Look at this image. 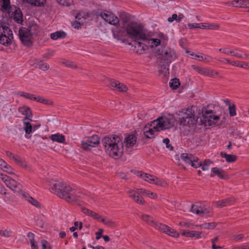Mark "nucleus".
Masks as SVG:
<instances>
[{"instance_id":"obj_1","label":"nucleus","mask_w":249,"mask_h":249,"mask_svg":"<svg viewBox=\"0 0 249 249\" xmlns=\"http://www.w3.org/2000/svg\"><path fill=\"white\" fill-rule=\"evenodd\" d=\"M106 153L114 159L120 158L123 153L124 148L121 138L117 135L106 136L102 140Z\"/></svg>"},{"instance_id":"obj_2","label":"nucleus","mask_w":249,"mask_h":249,"mask_svg":"<svg viewBox=\"0 0 249 249\" xmlns=\"http://www.w3.org/2000/svg\"><path fill=\"white\" fill-rule=\"evenodd\" d=\"M52 193L56 194L60 198L66 201H76L78 200V197L72 193L73 189L70 185L61 182H56L53 186L50 188Z\"/></svg>"},{"instance_id":"obj_3","label":"nucleus","mask_w":249,"mask_h":249,"mask_svg":"<svg viewBox=\"0 0 249 249\" xmlns=\"http://www.w3.org/2000/svg\"><path fill=\"white\" fill-rule=\"evenodd\" d=\"M153 128H148L145 127L143 129V133L146 138H154V132L169 129L173 126L171 119L166 117H160L153 122Z\"/></svg>"},{"instance_id":"obj_4","label":"nucleus","mask_w":249,"mask_h":249,"mask_svg":"<svg viewBox=\"0 0 249 249\" xmlns=\"http://www.w3.org/2000/svg\"><path fill=\"white\" fill-rule=\"evenodd\" d=\"M179 121L180 125L190 126L196 124L199 117H196L194 112L191 108L182 109L178 113Z\"/></svg>"},{"instance_id":"obj_5","label":"nucleus","mask_w":249,"mask_h":249,"mask_svg":"<svg viewBox=\"0 0 249 249\" xmlns=\"http://www.w3.org/2000/svg\"><path fill=\"white\" fill-rule=\"evenodd\" d=\"M155 53L157 55H161V60L167 64H170L177 57L175 51L170 48L162 46L161 48L155 49Z\"/></svg>"},{"instance_id":"obj_6","label":"nucleus","mask_w":249,"mask_h":249,"mask_svg":"<svg viewBox=\"0 0 249 249\" xmlns=\"http://www.w3.org/2000/svg\"><path fill=\"white\" fill-rule=\"evenodd\" d=\"M127 34L135 39L147 40L145 35L142 32V29L140 25L136 22H131L127 24L126 28Z\"/></svg>"},{"instance_id":"obj_7","label":"nucleus","mask_w":249,"mask_h":249,"mask_svg":"<svg viewBox=\"0 0 249 249\" xmlns=\"http://www.w3.org/2000/svg\"><path fill=\"white\" fill-rule=\"evenodd\" d=\"M13 38L12 31L6 25L0 26V44L5 46H9Z\"/></svg>"},{"instance_id":"obj_8","label":"nucleus","mask_w":249,"mask_h":249,"mask_svg":"<svg viewBox=\"0 0 249 249\" xmlns=\"http://www.w3.org/2000/svg\"><path fill=\"white\" fill-rule=\"evenodd\" d=\"M100 143V138L97 135H93L88 138L87 142L82 141V148L86 151H89L92 147H97Z\"/></svg>"},{"instance_id":"obj_9","label":"nucleus","mask_w":249,"mask_h":249,"mask_svg":"<svg viewBox=\"0 0 249 249\" xmlns=\"http://www.w3.org/2000/svg\"><path fill=\"white\" fill-rule=\"evenodd\" d=\"M18 36L22 43L30 47L32 45V36L28 30L24 27L20 28L18 31Z\"/></svg>"},{"instance_id":"obj_10","label":"nucleus","mask_w":249,"mask_h":249,"mask_svg":"<svg viewBox=\"0 0 249 249\" xmlns=\"http://www.w3.org/2000/svg\"><path fill=\"white\" fill-rule=\"evenodd\" d=\"M219 119V116H214L212 114H204L202 113V116L200 118V121L202 124H207L209 125H213L216 124L215 121L218 120Z\"/></svg>"},{"instance_id":"obj_11","label":"nucleus","mask_w":249,"mask_h":249,"mask_svg":"<svg viewBox=\"0 0 249 249\" xmlns=\"http://www.w3.org/2000/svg\"><path fill=\"white\" fill-rule=\"evenodd\" d=\"M100 16L107 22L111 25H116L119 22L118 18L112 13L105 11L101 12Z\"/></svg>"},{"instance_id":"obj_12","label":"nucleus","mask_w":249,"mask_h":249,"mask_svg":"<svg viewBox=\"0 0 249 249\" xmlns=\"http://www.w3.org/2000/svg\"><path fill=\"white\" fill-rule=\"evenodd\" d=\"M158 229L160 231L165 233L168 235L175 238L178 237L179 234L178 232H177V231L171 228L168 226L164 224H162L161 223H160V224H158Z\"/></svg>"},{"instance_id":"obj_13","label":"nucleus","mask_w":249,"mask_h":249,"mask_svg":"<svg viewBox=\"0 0 249 249\" xmlns=\"http://www.w3.org/2000/svg\"><path fill=\"white\" fill-rule=\"evenodd\" d=\"M76 20L72 23V26L75 29H79L85 22L86 17L84 13L79 12L75 16Z\"/></svg>"},{"instance_id":"obj_14","label":"nucleus","mask_w":249,"mask_h":249,"mask_svg":"<svg viewBox=\"0 0 249 249\" xmlns=\"http://www.w3.org/2000/svg\"><path fill=\"white\" fill-rule=\"evenodd\" d=\"M212 173L211 177H213L215 175H217L219 178L223 179H228L229 176L225 174L224 171L217 167L213 168L211 170Z\"/></svg>"},{"instance_id":"obj_15","label":"nucleus","mask_w":249,"mask_h":249,"mask_svg":"<svg viewBox=\"0 0 249 249\" xmlns=\"http://www.w3.org/2000/svg\"><path fill=\"white\" fill-rule=\"evenodd\" d=\"M5 185L12 190L18 192V190L22 188V185L15 180L10 178L6 183Z\"/></svg>"},{"instance_id":"obj_16","label":"nucleus","mask_w":249,"mask_h":249,"mask_svg":"<svg viewBox=\"0 0 249 249\" xmlns=\"http://www.w3.org/2000/svg\"><path fill=\"white\" fill-rule=\"evenodd\" d=\"M109 86L110 88L114 89H115L119 91H125L127 90V87L125 85L114 80H110Z\"/></svg>"},{"instance_id":"obj_17","label":"nucleus","mask_w":249,"mask_h":249,"mask_svg":"<svg viewBox=\"0 0 249 249\" xmlns=\"http://www.w3.org/2000/svg\"><path fill=\"white\" fill-rule=\"evenodd\" d=\"M18 110L19 112L21 113L23 115L25 116V117L24 119H26V120L30 121H32V112L28 107L23 106L20 107L18 108Z\"/></svg>"},{"instance_id":"obj_18","label":"nucleus","mask_w":249,"mask_h":249,"mask_svg":"<svg viewBox=\"0 0 249 249\" xmlns=\"http://www.w3.org/2000/svg\"><path fill=\"white\" fill-rule=\"evenodd\" d=\"M128 193L130 194V197L132 198L135 202L141 205L144 204V199L138 193H136V191L130 190Z\"/></svg>"},{"instance_id":"obj_19","label":"nucleus","mask_w":249,"mask_h":249,"mask_svg":"<svg viewBox=\"0 0 249 249\" xmlns=\"http://www.w3.org/2000/svg\"><path fill=\"white\" fill-rule=\"evenodd\" d=\"M235 201L234 197L227 198L214 202L217 207L222 208L233 204Z\"/></svg>"},{"instance_id":"obj_20","label":"nucleus","mask_w":249,"mask_h":249,"mask_svg":"<svg viewBox=\"0 0 249 249\" xmlns=\"http://www.w3.org/2000/svg\"><path fill=\"white\" fill-rule=\"evenodd\" d=\"M181 234L183 236L189 237H196L200 238L202 232L198 231H189L188 230H181Z\"/></svg>"},{"instance_id":"obj_21","label":"nucleus","mask_w":249,"mask_h":249,"mask_svg":"<svg viewBox=\"0 0 249 249\" xmlns=\"http://www.w3.org/2000/svg\"><path fill=\"white\" fill-rule=\"evenodd\" d=\"M11 17L13 18L14 21L19 24H22L23 22V15L20 10L18 8L12 14Z\"/></svg>"},{"instance_id":"obj_22","label":"nucleus","mask_w":249,"mask_h":249,"mask_svg":"<svg viewBox=\"0 0 249 249\" xmlns=\"http://www.w3.org/2000/svg\"><path fill=\"white\" fill-rule=\"evenodd\" d=\"M82 212L87 214V215L91 217L93 219L96 220H100L101 219V216H100L99 214L86 208L85 207H82L81 208Z\"/></svg>"},{"instance_id":"obj_23","label":"nucleus","mask_w":249,"mask_h":249,"mask_svg":"<svg viewBox=\"0 0 249 249\" xmlns=\"http://www.w3.org/2000/svg\"><path fill=\"white\" fill-rule=\"evenodd\" d=\"M137 175L138 177H140L145 181H146L150 183L154 182V176L147 173H145L142 171H138Z\"/></svg>"},{"instance_id":"obj_24","label":"nucleus","mask_w":249,"mask_h":249,"mask_svg":"<svg viewBox=\"0 0 249 249\" xmlns=\"http://www.w3.org/2000/svg\"><path fill=\"white\" fill-rule=\"evenodd\" d=\"M142 219L147 224L156 227L158 229V224H160V223H157L155 221L154 218L147 214H143L142 215Z\"/></svg>"},{"instance_id":"obj_25","label":"nucleus","mask_w":249,"mask_h":249,"mask_svg":"<svg viewBox=\"0 0 249 249\" xmlns=\"http://www.w3.org/2000/svg\"><path fill=\"white\" fill-rule=\"evenodd\" d=\"M34 61L31 65L35 66L36 68L44 71L49 69V65L47 63H43L42 60L35 59Z\"/></svg>"},{"instance_id":"obj_26","label":"nucleus","mask_w":249,"mask_h":249,"mask_svg":"<svg viewBox=\"0 0 249 249\" xmlns=\"http://www.w3.org/2000/svg\"><path fill=\"white\" fill-rule=\"evenodd\" d=\"M137 141V138L133 134H131L126 137L125 139L124 142L125 143L127 148H130L133 146Z\"/></svg>"},{"instance_id":"obj_27","label":"nucleus","mask_w":249,"mask_h":249,"mask_svg":"<svg viewBox=\"0 0 249 249\" xmlns=\"http://www.w3.org/2000/svg\"><path fill=\"white\" fill-rule=\"evenodd\" d=\"M231 5L235 7L244 8L248 7L249 5V0H233L231 2Z\"/></svg>"},{"instance_id":"obj_28","label":"nucleus","mask_w":249,"mask_h":249,"mask_svg":"<svg viewBox=\"0 0 249 249\" xmlns=\"http://www.w3.org/2000/svg\"><path fill=\"white\" fill-rule=\"evenodd\" d=\"M49 138L53 142H56L59 143H64L65 141V136L59 133L52 134Z\"/></svg>"},{"instance_id":"obj_29","label":"nucleus","mask_w":249,"mask_h":249,"mask_svg":"<svg viewBox=\"0 0 249 249\" xmlns=\"http://www.w3.org/2000/svg\"><path fill=\"white\" fill-rule=\"evenodd\" d=\"M220 155L222 158H225L229 163L234 162L237 160V156L236 155L228 154L224 152H221Z\"/></svg>"},{"instance_id":"obj_30","label":"nucleus","mask_w":249,"mask_h":249,"mask_svg":"<svg viewBox=\"0 0 249 249\" xmlns=\"http://www.w3.org/2000/svg\"><path fill=\"white\" fill-rule=\"evenodd\" d=\"M66 36V34L63 31H58L52 33L50 35L51 38L53 40H56L58 38H64Z\"/></svg>"},{"instance_id":"obj_31","label":"nucleus","mask_w":249,"mask_h":249,"mask_svg":"<svg viewBox=\"0 0 249 249\" xmlns=\"http://www.w3.org/2000/svg\"><path fill=\"white\" fill-rule=\"evenodd\" d=\"M24 3L30 4L35 6H43L46 0H22Z\"/></svg>"},{"instance_id":"obj_32","label":"nucleus","mask_w":249,"mask_h":249,"mask_svg":"<svg viewBox=\"0 0 249 249\" xmlns=\"http://www.w3.org/2000/svg\"><path fill=\"white\" fill-rule=\"evenodd\" d=\"M33 36L34 35H36L39 32L38 26L36 24L32 23L29 25L28 28H26Z\"/></svg>"},{"instance_id":"obj_33","label":"nucleus","mask_w":249,"mask_h":249,"mask_svg":"<svg viewBox=\"0 0 249 249\" xmlns=\"http://www.w3.org/2000/svg\"><path fill=\"white\" fill-rule=\"evenodd\" d=\"M194 156L192 154L182 153L180 156V158L182 160L184 161L185 162L189 164H191V162H192V160L194 158Z\"/></svg>"},{"instance_id":"obj_34","label":"nucleus","mask_w":249,"mask_h":249,"mask_svg":"<svg viewBox=\"0 0 249 249\" xmlns=\"http://www.w3.org/2000/svg\"><path fill=\"white\" fill-rule=\"evenodd\" d=\"M219 28V26L217 24L212 23H202L201 28L204 29L216 30Z\"/></svg>"},{"instance_id":"obj_35","label":"nucleus","mask_w":249,"mask_h":249,"mask_svg":"<svg viewBox=\"0 0 249 249\" xmlns=\"http://www.w3.org/2000/svg\"><path fill=\"white\" fill-rule=\"evenodd\" d=\"M30 121L26 120V119H23V123L25 125L24 130L26 134H30L32 131V126Z\"/></svg>"},{"instance_id":"obj_36","label":"nucleus","mask_w":249,"mask_h":249,"mask_svg":"<svg viewBox=\"0 0 249 249\" xmlns=\"http://www.w3.org/2000/svg\"><path fill=\"white\" fill-rule=\"evenodd\" d=\"M235 51H240L238 48L235 49L234 50H231V52H232V53H231L230 54L232 55V56H234L235 57H236L238 58H245L247 59H249V56L247 53L244 54V56H243L241 54L239 53L238 52H236Z\"/></svg>"},{"instance_id":"obj_37","label":"nucleus","mask_w":249,"mask_h":249,"mask_svg":"<svg viewBox=\"0 0 249 249\" xmlns=\"http://www.w3.org/2000/svg\"><path fill=\"white\" fill-rule=\"evenodd\" d=\"M169 85L172 89H176L180 85L179 79L177 78L172 79L169 83Z\"/></svg>"},{"instance_id":"obj_38","label":"nucleus","mask_w":249,"mask_h":249,"mask_svg":"<svg viewBox=\"0 0 249 249\" xmlns=\"http://www.w3.org/2000/svg\"><path fill=\"white\" fill-rule=\"evenodd\" d=\"M216 225L215 222L205 223L200 224L199 226L202 229H213L216 227Z\"/></svg>"},{"instance_id":"obj_39","label":"nucleus","mask_w":249,"mask_h":249,"mask_svg":"<svg viewBox=\"0 0 249 249\" xmlns=\"http://www.w3.org/2000/svg\"><path fill=\"white\" fill-rule=\"evenodd\" d=\"M101 221L105 225L109 227H114L116 226V224L114 222L112 221L110 219L107 218H102L101 217Z\"/></svg>"},{"instance_id":"obj_40","label":"nucleus","mask_w":249,"mask_h":249,"mask_svg":"<svg viewBox=\"0 0 249 249\" xmlns=\"http://www.w3.org/2000/svg\"><path fill=\"white\" fill-rule=\"evenodd\" d=\"M18 95H20L21 97H24L26 99H30L31 100L35 101L36 99V97L35 96L34 94L23 92H18Z\"/></svg>"},{"instance_id":"obj_41","label":"nucleus","mask_w":249,"mask_h":249,"mask_svg":"<svg viewBox=\"0 0 249 249\" xmlns=\"http://www.w3.org/2000/svg\"><path fill=\"white\" fill-rule=\"evenodd\" d=\"M192 160V162H191L190 164L192 167L197 168L202 165V162L199 161V160L197 157L194 156Z\"/></svg>"},{"instance_id":"obj_42","label":"nucleus","mask_w":249,"mask_h":249,"mask_svg":"<svg viewBox=\"0 0 249 249\" xmlns=\"http://www.w3.org/2000/svg\"><path fill=\"white\" fill-rule=\"evenodd\" d=\"M2 4L1 5L0 9L2 11H7L11 8L10 0H2Z\"/></svg>"},{"instance_id":"obj_43","label":"nucleus","mask_w":249,"mask_h":249,"mask_svg":"<svg viewBox=\"0 0 249 249\" xmlns=\"http://www.w3.org/2000/svg\"><path fill=\"white\" fill-rule=\"evenodd\" d=\"M27 237L29 238V241L31 243V248H36V245L37 244H36L34 237L35 234L33 232H29L27 234Z\"/></svg>"},{"instance_id":"obj_44","label":"nucleus","mask_w":249,"mask_h":249,"mask_svg":"<svg viewBox=\"0 0 249 249\" xmlns=\"http://www.w3.org/2000/svg\"><path fill=\"white\" fill-rule=\"evenodd\" d=\"M202 207L197 205H192L191 211L192 213L200 215Z\"/></svg>"},{"instance_id":"obj_45","label":"nucleus","mask_w":249,"mask_h":249,"mask_svg":"<svg viewBox=\"0 0 249 249\" xmlns=\"http://www.w3.org/2000/svg\"><path fill=\"white\" fill-rule=\"evenodd\" d=\"M211 163L212 161L210 160H205L203 162H202V165L200 167L202 170H208L209 168V165Z\"/></svg>"},{"instance_id":"obj_46","label":"nucleus","mask_w":249,"mask_h":249,"mask_svg":"<svg viewBox=\"0 0 249 249\" xmlns=\"http://www.w3.org/2000/svg\"><path fill=\"white\" fill-rule=\"evenodd\" d=\"M169 64H167L164 63L163 65H161L160 69L159 70V72L160 73L165 74L167 72L169 74Z\"/></svg>"},{"instance_id":"obj_47","label":"nucleus","mask_w":249,"mask_h":249,"mask_svg":"<svg viewBox=\"0 0 249 249\" xmlns=\"http://www.w3.org/2000/svg\"><path fill=\"white\" fill-rule=\"evenodd\" d=\"M192 68L193 70L197 71L199 73L204 75L205 73V70L206 68H201L198 66L193 65H192Z\"/></svg>"},{"instance_id":"obj_48","label":"nucleus","mask_w":249,"mask_h":249,"mask_svg":"<svg viewBox=\"0 0 249 249\" xmlns=\"http://www.w3.org/2000/svg\"><path fill=\"white\" fill-rule=\"evenodd\" d=\"M13 160H15V161L18 163V164L21 165V166H24L25 165V162L24 160H22V159L19 157V156L17 155H15L14 157H13Z\"/></svg>"},{"instance_id":"obj_49","label":"nucleus","mask_w":249,"mask_h":249,"mask_svg":"<svg viewBox=\"0 0 249 249\" xmlns=\"http://www.w3.org/2000/svg\"><path fill=\"white\" fill-rule=\"evenodd\" d=\"M229 115L231 117H233L236 115V107L234 104L229 107Z\"/></svg>"},{"instance_id":"obj_50","label":"nucleus","mask_w":249,"mask_h":249,"mask_svg":"<svg viewBox=\"0 0 249 249\" xmlns=\"http://www.w3.org/2000/svg\"><path fill=\"white\" fill-rule=\"evenodd\" d=\"M154 182H152L153 184H155L159 186H164L166 184V183L162 180L158 178L154 177Z\"/></svg>"},{"instance_id":"obj_51","label":"nucleus","mask_w":249,"mask_h":249,"mask_svg":"<svg viewBox=\"0 0 249 249\" xmlns=\"http://www.w3.org/2000/svg\"><path fill=\"white\" fill-rule=\"evenodd\" d=\"M2 169L3 170V171L6 172L9 174H14V173L12 171L13 169L7 163H6L5 165H4V166L3 167Z\"/></svg>"},{"instance_id":"obj_52","label":"nucleus","mask_w":249,"mask_h":249,"mask_svg":"<svg viewBox=\"0 0 249 249\" xmlns=\"http://www.w3.org/2000/svg\"><path fill=\"white\" fill-rule=\"evenodd\" d=\"M211 212L207 209L206 208H201L200 214H202L203 216L205 217H207L209 216H211V214H210Z\"/></svg>"},{"instance_id":"obj_53","label":"nucleus","mask_w":249,"mask_h":249,"mask_svg":"<svg viewBox=\"0 0 249 249\" xmlns=\"http://www.w3.org/2000/svg\"><path fill=\"white\" fill-rule=\"evenodd\" d=\"M22 188H20L18 190V193H20L28 201L32 197L28 193H25L22 190Z\"/></svg>"},{"instance_id":"obj_54","label":"nucleus","mask_w":249,"mask_h":249,"mask_svg":"<svg viewBox=\"0 0 249 249\" xmlns=\"http://www.w3.org/2000/svg\"><path fill=\"white\" fill-rule=\"evenodd\" d=\"M237 67L243 68L245 69H248L249 70V63L245 62H242V61H238Z\"/></svg>"},{"instance_id":"obj_55","label":"nucleus","mask_w":249,"mask_h":249,"mask_svg":"<svg viewBox=\"0 0 249 249\" xmlns=\"http://www.w3.org/2000/svg\"><path fill=\"white\" fill-rule=\"evenodd\" d=\"M151 41H152V42H151V43H152L151 46L152 47H153V46L154 45L156 47V49L161 48V47H162V46H160V47H158V46H159L160 44V39H158V38H154V39H152Z\"/></svg>"},{"instance_id":"obj_56","label":"nucleus","mask_w":249,"mask_h":249,"mask_svg":"<svg viewBox=\"0 0 249 249\" xmlns=\"http://www.w3.org/2000/svg\"><path fill=\"white\" fill-rule=\"evenodd\" d=\"M63 64H64L66 67H70L71 68H77V66L75 65L73 62L70 61H65L63 62Z\"/></svg>"},{"instance_id":"obj_57","label":"nucleus","mask_w":249,"mask_h":249,"mask_svg":"<svg viewBox=\"0 0 249 249\" xmlns=\"http://www.w3.org/2000/svg\"><path fill=\"white\" fill-rule=\"evenodd\" d=\"M41 243L42 244V249H51V247L50 245V244L46 240H41Z\"/></svg>"},{"instance_id":"obj_58","label":"nucleus","mask_w":249,"mask_h":249,"mask_svg":"<svg viewBox=\"0 0 249 249\" xmlns=\"http://www.w3.org/2000/svg\"><path fill=\"white\" fill-rule=\"evenodd\" d=\"M0 234H1L2 236L6 237H9L11 236L12 234V231L5 230L4 231H0Z\"/></svg>"},{"instance_id":"obj_59","label":"nucleus","mask_w":249,"mask_h":249,"mask_svg":"<svg viewBox=\"0 0 249 249\" xmlns=\"http://www.w3.org/2000/svg\"><path fill=\"white\" fill-rule=\"evenodd\" d=\"M28 202H30V203H31L33 205L35 206L36 207H40V204L38 202V201L32 197L31 198H30V199L28 201Z\"/></svg>"},{"instance_id":"obj_60","label":"nucleus","mask_w":249,"mask_h":249,"mask_svg":"<svg viewBox=\"0 0 249 249\" xmlns=\"http://www.w3.org/2000/svg\"><path fill=\"white\" fill-rule=\"evenodd\" d=\"M204 75L211 77H214V71L206 68Z\"/></svg>"},{"instance_id":"obj_61","label":"nucleus","mask_w":249,"mask_h":249,"mask_svg":"<svg viewBox=\"0 0 249 249\" xmlns=\"http://www.w3.org/2000/svg\"><path fill=\"white\" fill-rule=\"evenodd\" d=\"M170 141L168 138H165L163 140V142L166 144L167 148H169L170 150H173V147L169 143Z\"/></svg>"},{"instance_id":"obj_62","label":"nucleus","mask_w":249,"mask_h":249,"mask_svg":"<svg viewBox=\"0 0 249 249\" xmlns=\"http://www.w3.org/2000/svg\"><path fill=\"white\" fill-rule=\"evenodd\" d=\"M213 113V111L211 109H208L207 107H204L202 109V113L204 114H212Z\"/></svg>"},{"instance_id":"obj_63","label":"nucleus","mask_w":249,"mask_h":249,"mask_svg":"<svg viewBox=\"0 0 249 249\" xmlns=\"http://www.w3.org/2000/svg\"><path fill=\"white\" fill-rule=\"evenodd\" d=\"M104 231L102 229H99L98 231L95 233V234L96 235V239L99 240L101 237H102V233Z\"/></svg>"},{"instance_id":"obj_64","label":"nucleus","mask_w":249,"mask_h":249,"mask_svg":"<svg viewBox=\"0 0 249 249\" xmlns=\"http://www.w3.org/2000/svg\"><path fill=\"white\" fill-rule=\"evenodd\" d=\"M201 25H200V24L199 23H190L188 24V27L190 29H194V28H201Z\"/></svg>"}]
</instances>
